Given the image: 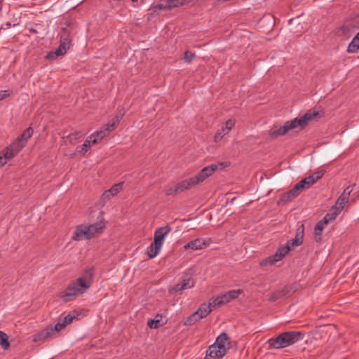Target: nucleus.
I'll list each match as a JSON object with an SVG mask.
<instances>
[{"mask_svg": "<svg viewBox=\"0 0 359 359\" xmlns=\"http://www.w3.org/2000/svg\"><path fill=\"white\" fill-rule=\"evenodd\" d=\"M93 280V271L88 269L76 280L71 283L62 295V298L67 302L86 292L90 287Z\"/></svg>", "mask_w": 359, "mask_h": 359, "instance_id": "f257e3e1", "label": "nucleus"}, {"mask_svg": "<svg viewBox=\"0 0 359 359\" xmlns=\"http://www.w3.org/2000/svg\"><path fill=\"white\" fill-rule=\"evenodd\" d=\"M318 116H319L318 112L309 111L300 118H295L292 121L285 122L283 126L273 128L270 130V135L273 138H276L278 136L285 135L292 129L298 128L301 130L307 125L309 121L313 120Z\"/></svg>", "mask_w": 359, "mask_h": 359, "instance_id": "f03ea898", "label": "nucleus"}, {"mask_svg": "<svg viewBox=\"0 0 359 359\" xmlns=\"http://www.w3.org/2000/svg\"><path fill=\"white\" fill-rule=\"evenodd\" d=\"M304 232V226H299L297 231L296 237L294 240L288 241L286 245L282 246L278 249L276 254L270 256L260 262L262 266L272 265L277 262L281 260L285 257L292 248L299 245L302 242Z\"/></svg>", "mask_w": 359, "mask_h": 359, "instance_id": "7ed1b4c3", "label": "nucleus"}, {"mask_svg": "<svg viewBox=\"0 0 359 359\" xmlns=\"http://www.w3.org/2000/svg\"><path fill=\"white\" fill-rule=\"evenodd\" d=\"M303 334L300 332H285L279 334L276 338H271L267 343L273 348L278 349L290 346L303 338Z\"/></svg>", "mask_w": 359, "mask_h": 359, "instance_id": "20e7f679", "label": "nucleus"}, {"mask_svg": "<svg viewBox=\"0 0 359 359\" xmlns=\"http://www.w3.org/2000/svg\"><path fill=\"white\" fill-rule=\"evenodd\" d=\"M230 348V341L225 333L217 337L214 344L207 351L205 359H221Z\"/></svg>", "mask_w": 359, "mask_h": 359, "instance_id": "39448f33", "label": "nucleus"}, {"mask_svg": "<svg viewBox=\"0 0 359 359\" xmlns=\"http://www.w3.org/2000/svg\"><path fill=\"white\" fill-rule=\"evenodd\" d=\"M193 271L191 269H189L186 272V274L184 276L182 280L180 283L176 285L173 287H172L170 290V293H175L177 292H181L187 289L191 288L194 287L195 283L192 279Z\"/></svg>", "mask_w": 359, "mask_h": 359, "instance_id": "423d86ee", "label": "nucleus"}, {"mask_svg": "<svg viewBox=\"0 0 359 359\" xmlns=\"http://www.w3.org/2000/svg\"><path fill=\"white\" fill-rule=\"evenodd\" d=\"M210 244L207 238H198L192 240L185 244L183 247L184 250H199L207 248Z\"/></svg>", "mask_w": 359, "mask_h": 359, "instance_id": "0eeeda50", "label": "nucleus"}, {"mask_svg": "<svg viewBox=\"0 0 359 359\" xmlns=\"http://www.w3.org/2000/svg\"><path fill=\"white\" fill-rule=\"evenodd\" d=\"M171 229L168 226L160 227L155 231L154 243L161 247L163 245L165 238L169 234Z\"/></svg>", "mask_w": 359, "mask_h": 359, "instance_id": "6e6552de", "label": "nucleus"}, {"mask_svg": "<svg viewBox=\"0 0 359 359\" xmlns=\"http://www.w3.org/2000/svg\"><path fill=\"white\" fill-rule=\"evenodd\" d=\"M243 293V290L241 289L236 290H231L225 294H222L216 297L217 302V304H219V306L226 304L232 299L237 298L241 294Z\"/></svg>", "mask_w": 359, "mask_h": 359, "instance_id": "1a4fd4ad", "label": "nucleus"}, {"mask_svg": "<svg viewBox=\"0 0 359 359\" xmlns=\"http://www.w3.org/2000/svg\"><path fill=\"white\" fill-rule=\"evenodd\" d=\"M217 302L216 298H212L210 299L208 304H203L201 306V307L198 309L197 313L199 314L201 318L207 316L213 309L219 306V304H217Z\"/></svg>", "mask_w": 359, "mask_h": 359, "instance_id": "9d476101", "label": "nucleus"}, {"mask_svg": "<svg viewBox=\"0 0 359 359\" xmlns=\"http://www.w3.org/2000/svg\"><path fill=\"white\" fill-rule=\"evenodd\" d=\"M235 124L234 121L232 119L228 120L224 126L222 127L221 129L218 130L214 137L215 142L217 143L222 140V139L227 135L231 129L233 128Z\"/></svg>", "mask_w": 359, "mask_h": 359, "instance_id": "9b49d317", "label": "nucleus"}, {"mask_svg": "<svg viewBox=\"0 0 359 359\" xmlns=\"http://www.w3.org/2000/svg\"><path fill=\"white\" fill-rule=\"evenodd\" d=\"M331 217L330 214H327L324 219L316 224L314 229V238L316 241L319 242L321 240L323 231L329 222L332 220L330 219Z\"/></svg>", "mask_w": 359, "mask_h": 359, "instance_id": "f8f14e48", "label": "nucleus"}, {"mask_svg": "<svg viewBox=\"0 0 359 359\" xmlns=\"http://www.w3.org/2000/svg\"><path fill=\"white\" fill-rule=\"evenodd\" d=\"M116 128V123L112 122L111 123H108L104 126V128L100 130L95 132L90 136H93V138L97 139V142L102 140L104 137H106L108 134L112 132Z\"/></svg>", "mask_w": 359, "mask_h": 359, "instance_id": "ddd939ff", "label": "nucleus"}, {"mask_svg": "<svg viewBox=\"0 0 359 359\" xmlns=\"http://www.w3.org/2000/svg\"><path fill=\"white\" fill-rule=\"evenodd\" d=\"M93 138V136H89L82 145L78 146L75 150L74 155L83 156L88 151V148H90L92 145L97 144V139Z\"/></svg>", "mask_w": 359, "mask_h": 359, "instance_id": "4468645a", "label": "nucleus"}, {"mask_svg": "<svg viewBox=\"0 0 359 359\" xmlns=\"http://www.w3.org/2000/svg\"><path fill=\"white\" fill-rule=\"evenodd\" d=\"M78 315H76V313H69L67 316H65L63 319L59 320L57 323L55 325V327H52L54 330V333L60 332L62 329H64L67 325L70 324L73 322V320L76 318Z\"/></svg>", "mask_w": 359, "mask_h": 359, "instance_id": "2eb2a0df", "label": "nucleus"}, {"mask_svg": "<svg viewBox=\"0 0 359 359\" xmlns=\"http://www.w3.org/2000/svg\"><path fill=\"white\" fill-rule=\"evenodd\" d=\"M123 184V182H119L114 184L111 189L105 191L102 196V200L106 202L115 196L122 189Z\"/></svg>", "mask_w": 359, "mask_h": 359, "instance_id": "dca6fc26", "label": "nucleus"}, {"mask_svg": "<svg viewBox=\"0 0 359 359\" xmlns=\"http://www.w3.org/2000/svg\"><path fill=\"white\" fill-rule=\"evenodd\" d=\"M88 229H86V225H80L77 226L72 237L74 240L81 241L91 238Z\"/></svg>", "mask_w": 359, "mask_h": 359, "instance_id": "f3484780", "label": "nucleus"}, {"mask_svg": "<svg viewBox=\"0 0 359 359\" xmlns=\"http://www.w3.org/2000/svg\"><path fill=\"white\" fill-rule=\"evenodd\" d=\"M310 186L306 178L297 183L294 187L287 193L288 198L297 196L303 189L309 188Z\"/></svg>", "mask_w": 359, "mask_h": 359, "instance_id": "a211bd4d", "label": "nucleus"}, {"mask_svg": "<svg viewBox=\"0 0 359 359\" xmlns=\"http://www.w3.org/2000/svg\"><path fill=\"white\" fill-rule=\"evenodd\" d=\"M69 41L67 39L61 42L60 47L55 51L51 52L48 55L49 59H55L57 56L63 55L66 53L67 49L69 47Z\"/></svg>", "mask_w": 359, "mask_h": 359, "instance_id": "6ab92c4d", "label": "nucleus"}, {"mask_svg": "<svg viewBox=\"0 0 359 359\" xmlns=\"http://www.w3.org/2000/svg\"><path fill=\"white\" fill-rule=\"evenodd\" d=\"M25 146V141H20L18 138L9 147L5 150L9 151V157H14Z\"/></svg>", "mask_w": 359, "mask_h": 359, "instance_id": "aec40b11", "label": "nucleus"}, {"mask_svg": "<svg viewBox=\"0 0 359 359\" xmlns=\"http://www.w3.org/2000/svg\"><path fill=\"white\" fill-rule=\"evenodd\" d=\"M86 229H88V231H89L91 238H93L100 235L102 233V230L104 228V224L102 221H100L96 222L95 224L89 226H86Z\"/></svg>", "mask_w": 359, "mask_h": 359, "instance_id": "412c9836", "label": "nucleus"}, {"mask_svg": "<svg viewBox=\"0 0 359 359\" xmlns=\"http://www.w3.org/2000/svg\"><path fill=\"white\" fill-rule=\"evenodd\" d=\"M227 166L226 163H217L215 164H212L210 165H208L207 167H205L203 169V172H205L206 176L209 177L211 176L215 171L222 170L224 168Z\"/></svg>", "mask_w": 359, "mask_h": 359, "instance_id": "4be33fe9", "label": "nucleus"}, {"mask_svg": "<svg viewBox=\"0 0 359 359\" xmlns=\"http://www.w3.org/2000/svg\"><path fill=\"white\" fill-rule=\"evenodd\" d=\"M178 190L180 191V192H183L185 190L189 189L192 188L193 187L197 185L196 182L194 180V177H191L187 180H183L178 184Z\"/></svg>", "mask_w": 359, "mask_h": 359, "instance_id": "5701e85b", "label": "nucleus"}, {"mask_svg": "<svg viewBox=\"0 0 359 359\" xmlns=\"http://www.w3.org/2000/svg\"><path fill=\"white\" fill-rule=\"evenodd\" d=\"M348 203V201L344 198H341L340 196L338 198L334 208V212L330 213L332 217H330L331 219H334L335 217L339 212L342 210V209L344 208L346 204Z\"/></svg>", "mask_w": 359, "mask_h": 359, "instance_id": "b1692460", "label": "nucleus"}, {"mask_svg": "<svg viewBox=\"0 0 359 359\" xmlns=\"http://www.w3.org/2000/svg\"><path fill=\"white\" fill-rule=\"evenodd\" d=\"M54 334V330L52 327H48L46 330L42 331L33 339L34 342H37L48 337H52Z\"/></svg>", "mask_w": 359, "mask_h": 359, "instance_id": "393cba45", "label": "nucleus"}, {"mask_svg": "<svg viewBox=\"0 0 359 359\" xmlns=\"http://www.w3.org/2000/svg\"><path fill=\"white\" fill-rule=\"evenodd\" d=\"M165 323V320L161 316L157 315L154 319L148 321V325L151 329H156L162 326Z\"/></svg>", "mask_w": 359, "mask_h": 359, "instance_id": "a878e982", "label": "nucleus"}, {"mask_svg": "<svg viewBox=\"0 0 359 359\" xmlns=\"http://www.w3.org/2000/svg\"><path fill=\"white\" fill-rule=\"evenodd\" d=\"M348 52L355 53L359 52V33L353 38L348 47Z\"/></svg>", "mask_w": 359, "mask_h": 359, "instance_id": "bb28decb", "label": "nucleus"}, {"mask_svg": "<svg viewBox=\"0 0 359 359\" xmlns=\"http://www.w3.org/2000/svg\"><path fill=\"white\" fill-rule=\"evenodd\" d=\"M324 175L323 170H318L316 172H314L313 175H309V177H306V180L308 181V184L309 186L313 184L318 180H319L322 176Z\"/></svg>", "mask_w": 359, "mask_h": 359, "instance_id": "cd10ccee", "label": "nucleus"}, {"mask_svg": "<svg viewBox=\"0 0 359 359\" xmlns=\"http://www.w3.org/2000/svg\"><path fill=\"white\" fill-rule=\"evenodd\" d=\"M161 249V247H158V245H155L154 243H152L150 246L147 249V254L150 258L156 257Z\"/></svg>", "mask_w": 359, "mask_h": 359, "instance_id": "c85d7f7f", "label": "nucleus"}, {"mask_svg": "<svg viewBox=\"0 0 359 359\" xmlns=\"http://www.w3.org/2000/svg\"><path fill=\"white\" fill-rule=\"evenodd\" d=\"M192 0H167L170 9L179 7L191 2Z\"/></svg>", "mask_w": 359, "mask_h": 359, "instance_id": "c756f323", "label": "nucleus"}, {"mask_svg": "<svg viewBox=\"0 0 359 359\" xmlns=\"http://www.w3.org/2000/svg\"><path fill=\"white\" fill-rule=\"evenodd\" d=\"M0 345L4 349H8L10 346V344L8 342V337L6 333L1 331H0Z\"/></svg>", "mask_w": 359, "mask_h": 359, "instance_id": "7c9ffc66", "label": "nucleus"}, {"mask_svg": "<svg viewBox=\"0 0 359 359\" xmlns=\"http://www.w3.org/2000/svg\"><path fill=\"white\" fill-rule=\"evenodd\" d=\"M10 154L9 151L3 150L0 153V166H3L6 163V162L11 160L13 157H9Z\"/></svg>", "mask_w": 359, "mask_h": 359, "instance_id": "2f4dec72", "label": "nucleus"}, {"mask_svg": "<svg viewBox=\"0 0 359 359\" xmlns=\"http://www.w3.org/2000/svg\"><path fill=\"white\" fill-rule=\"evenodd\" d=\"M33 134V130L32 128H27L21 136L18 138L20 141H25V144H26L27 140L32 137Z\"/></svg>", "mask_w": 359, "mask_h": 359, "instance_id": "473e14b6", "label": "nucleus"}, {"mask_svg": "<svg viewBox=\"0 0 359 359\" xmlns=\"http://www.w3.org/2000/svg\"><path fill=\"white\" fill-rule=\"evenodd\" d=\"M201 319L199 314L196 311L194 313H193L190 317L187 318V320L185 321L184 325H191L194 324L196 322Z\"/></svg>", "mask_w": 359, "mask_h": 359, "instance_id": "72a5a7b5", "label": "nucleus"}, {"mask_svg": "<svg viewBox=\"0 0 359 359\" xmlns=\"http://www.w3.org/2000/svg\"><path fill=\"white\" fill-rule=\"evenodd\" d=\"M154 8L156 10H170L169 5L167 3V0H161L159 4H156Z\"/></svg>", "mask_w": 359, "mask_h": 359, "instance_id": "f704fd0d", "label": "nucleus"}, {"mask_svg": "<svg viewBox=\"0 0 359 359\" xmlns=\"http://www.w3.org/2000/svg\"><path fill=\"white\" fill-rule=\"evenodd\" d=\"M194 177L195 181L196 182L197 184H201L208 177L206 176L205 172H203V169L201 170L199 174Z\"/></svg>", "mask_w": 359, "mask_h": 359, "instance_id": "c9c22d12", "label": "nucleus"}, {"mask_svg": "<svg viewBox=\"0 0 359 359\" xmlns=\"http://www.w3.org/2000/svg\"><path fill=\"white\" fill-rule=\"evenodd\" d=\"M81 137V133L80 132H76L75 133L71 134L68 136H67V140L71 142L74 143L75 140L77 139H79Z\"/></svg>", "mask_w": 359, "mask_h": 359, "instance_id": "e433bc0d", "label": "nucleus"}, {"mask_svg": "<svg viewBox=\"0 0 359 359\" xmlns=\"http://www.w3.org/2000/svg\"><path fill=\"white\" fill-rule=\"evenodd\" d=\"M195 57V54L194 53H191L190 51H186L184 55V60L190 63L194 58Z\"/></svg>", "mask_w": 359, "mask_h": 359, "instance_id": "4c0bfd02", "label": "nucleus"}, {"mask_svg": "<svg viewBox=\"0 0 359 359\" xmlns=\"http://www.w3.org/2000/svg\"><path fill=\"white\" fill-rule=\"evenodd\" d=\"M180 192V191L178 190V185L177 184L176 186H173V187H170L166 191V194L167 195H174V194H178Z\"/></svg>", "mask_w": 359, "mask_h": 359, "instance_id": "58836bf2", "label": "nucleus"}, {"mask_svg": "<svg viewBox=\"0 0 359 359\" xmlns=\"http://www.w3.org/2000/svg\"><path fill=\"white\" fill-rule=\"evenodd\" d=\"M124 114H125V111L123 109H121L118 111V114L116 116V117L114 118V120L113 121V122L116 123V126L120 122V120L121 119V118L123 117Z\"/></svg>", "mask_w": 359, "mask_h": 359, "instance_id": "ea45409f", "label": "nucleus"}, {"mask_svg": "<svg viewBox=\"0 0 359 359\" xmlns=\"http://www.w3.org/2000/svg\"><path fill=\"white\" fill-rule=\"evenodd\" d=\"M124 114H125V111L123 109H121L118 111V114L116 116V117L114 118V120L113 121V122L116 123V126L120 122V120L121 119V118L123 117Z\"/></svg>", "mask_w": 359, "mask_h": 359, "instance_id": "a19ab883", "label": "nucleus"}, {"mask_svg": "<svg viewBox=\"0 0 359 359\" xmlns=\"http://www.w3.org/2000/svg\"><path fill=\"white\" fill-rule=\"evenodd\" d=\"M9 95L7 90H0V101L7 97Z\"/></svg>", "mask_w": 359, "mask_h": 359, "instance_id": "79ce46f5", "label": "nucleus"}, {"mask_svg": "<svg viewBox=\"0 0 359 359\" xmlns=\"http://www.w3.org/2000/svg\"><path fill=\"white\" fill-rule=\"evenodd\" d=\"M353 185H352V186H348V187H347L344 190V191H343V192L346 193V194H349V195H350V194H351V193L353 191Z\"/></svg>", "mask_w": 359, "mask_h": 359, "instance_id": "37998d69", "label": "nucleus"}, {"mask_svg": "<svg viewBox=\"0 0 359 359\" xmlns=\"http://www.w3.org/2000/svg\"><path fill=\"white\" fill-rule=\"evenodd\" d=\"M353 185H352V186H348V187H347L344 190V191H343V192L346 193V194H349V195H350V194H351V193L353 191Z\"/></svg>", "mask_w": 359, "mask_h": 359, "instance_id": "c03bdc74", "label": "nucleus"}, {"mask_svg": "<svg viewBox=\"0 0 359 359\" xmlns=\"http://www.w3.org/2000/svg\"><path fill=\"white\" fill-rule=\"evenodd\" d=\"M349 196H350L349 194H346V193L343 192V193L341 194V195L340 196V197H341V198H344V199L346 200L347 201H348Z\"/></svg>", "mask_w": 359, "mask_h": 359, "instance_id": "a18cd8bd", "label": "nucleus"}, {"mask_svg": "<svg viewBox=\"0 0 359 359\" xmlns=\"http://www.w3.org/2000/svg\"><path fill=\"white\" fill-rule=\"evenodd\" d=\"M349 196H350L349 194H346V193L343 192V193L341 194V195L340 196V197H341V198H344V199L346 200L347 201H348Z\"/></svg>", "mask_w": 359, "mask_h": 359, "instance_id": "49530a36", "label": "nucleus"}, {"mask_svg": "<svg viewBox=\"0 0 359 359\" xmlns=\"http://www.w3.org/2000/svg\"><path fill=\"white\" fill-rule=\"evenodd\" d=\"M138 0H133V1H137Z\"/></svg>", "mask_w": 359, "mask_h": 359, "instance_id": "de8ad7c7", "label": "nucleus"}]
</instances>
